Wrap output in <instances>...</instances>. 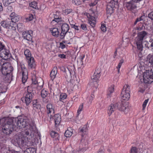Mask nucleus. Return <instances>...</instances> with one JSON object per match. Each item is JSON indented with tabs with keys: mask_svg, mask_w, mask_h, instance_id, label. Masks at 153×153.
Returning <instances> with one entry per match:
<instances>
[{
	"mask_svg": "<svg viewBox=\"0 0 153 153\" xmlns=\"http://www.w3.org/2000/svg\"><path fill=\"white\" fill-rule=\"evenodd\" d=\"M29 125V129H26L24 131L14 137V141L20 147L27 149V151H30V149L34 150L33 148H28V143L32 138L31 134L35 131L36 126L34 124Z\"/></svg>",
	"mask_w": 153,
	"mask_h": 153,
	"instance_id": "f257e3e1",
	"label": "nucleus"
},
{
	"mask_svg": "<svg viewBox=\"0 0 153 153\" xmlns=\"http://www.w3.org/2000/svg\"><path fill=\"white\" fill-rule=\"evenodd\" d=\"M148 35V33L145 31L138 32L137 36L134 39V43L136 44L138 50H143V40L146 38Z\"/></svg>",
	"mask_w": 153,
	"mask_h": 153,
	"instance_id": "f03ea898",
	"label": "nucleus"
},
{
	"mask_svg": "<svg viewBox=\"0 0 153 153\" xmlns=\"http://www.w3.org/2000/svg\"><path fill=\"white\" fill-rule=\"evenodd\" d=\"M16 119H8L7 122L1 127L2 132L5 135H7L10 134L12 131L14 130H16V126H14L13 122L16 121Z\"/></svg>",
	"mask_w": 153,
	"mask_h": 153,
	"instance_id": "7ed1b4c3",
	"label": "nucleus"
},
{
	"mask_svg": "<svg viewBox=\"0 0 153 153\" xmlns=\"http://www.w3.org/2000/svg\"><path fill=\"white\" fill-rule=\"evenodd\" d=\"M13 68L9 62H5L2 64L1 71L2 74L6 75L7 77H9V79L12 80L13 79L12 72Z\"/></svg>",
	"mask_w": 153,
	"mask_h": 153,
	"instance_id": "20e7f679",
	"label": "nucleus"
},
{
	"mask_svg": "<svg viewBox=\"0 0 153 153\" xmlns=\"http://www.w3.org/2000/svg\"><path fill=\"white\" fill-rule=\"evenodd\" d=\"M11 118L16 119V121L15 122H13V124H14V126H16V128L23 127L24 128L27 126L29 124V120L26 117H25L24 118H21L18 119L17 118L12 117Z\"/></svg>",
	"mask_w": 153,
	"mask_h": 153,
	"instance_id": "39448f33",
	"label": "nucleus"
},
{
	"mask_svg": "<svg viewBox=\"0 0 153 153\" xmlns=\"http://www.w3.org/2000/svg\"><path fill=\"white\" fill-rule=\"evenodd\" d=\"M101 68H99L96 69L93 76L91 77L90 85L92 87H94L96 88H97V80L101 76Z\"/></svg>",
	"mask_w": 153,
	"mask_h": 153,
	"instance_id": "423d86ee",
	"label": "nucleus"
},
{
	"mask_svg": "<svg viewBox=\"0 0 153 153\" xmlns=\"http://www.w3.org/2000/svg\"><path fill=\"white\" fill-rule=\"evenodd\" d=\"M33 91V89L31 86H28L27 88V93L25 97H22L21 98L22 101H25L26 105H29L31 102L33 96V94L32 92Z\"/></svg>",
	"mask_w": 153,
	"mask_h": 153,
	"instance_id": "0eeeda50",
	"label": "nucleus"
},
{
	"mask_svg": "<svg viewBox=\"0 0 153 153\" xmlns=\"http://www.w3.org/2000/svg\"><path fill=\"white\" fill-rule=\"evenodd\" d=\"M130 86L128 84L124 85L121 93V96L122 100L127 101L130 98Z\"/></svg>",
	"mask_w": 153,
	"mask_h": 153,
	"instance_id": "6e6552de",
	"label": "nucleus"
},
{
	"mask_svg": "<svg viewBox=\"0 0 153 153\" xmlns=\"http://www.w3.org/2000/svg\"><path fill=\"white\" fill-rule=\"evenodd\" d=\"M143 80L145 83H150L153 82V68L150 71H146L143 74Z\"/></svg>",
	"mask_w": 153,
	"mask_h": 153,
	"instance_id": "1a4fd4ad",
	"label": "nucleus"
},
{
	"mask_svg": "<svg viewBox=\"0 0 153 153\" xmlns=\"http://www.w3.org/2000/svg\"><path fill=\"white\" fill-rule=\"evenodd\" d=\"M117 109L127 114L129 111V108L126 104H123L122 102H119L115 104Z\"/></svg>",
	"mask_w": 153,
	"mask_h": 153,
	"instance_id": "9d476101",
	"label": "nucleus"
},
{
	"mask_svg": "<svg viewBox=\"0 0 153 153\" xmlns=\"http://www.w3.org/2000/svg\"><path fill=\"white\" fill-rule=\"evenodd\" d=\"M0 56L4 60H7L11 56L9 49L5 47L0 51Z\"/></svg>",
	"mask_w": 153,
	"mask_h": 153,
	"instance_id": "9b49d317",
	"label": "nucleus"
},
{
	"mask_svg": "<svg viewBox=\"0 0 153 153\" xmlns=\"http://www.w3.org/2000/svg\"><path fill=\"white\" fill-rule=\"evenodd\" d=\"M69 29V27L68 25L66 23H64L62 26V32L60 35V38L61 39H63L68 32Z\"/></svg>",
	"mask_w": 153,
	"mask_h": 153,
	"instance_id": "f8f14e48",
	"label": "nucleus"
},
{
	"mask_svg": "<svg viewBox=\"0 0 153 153\" xmlns=\"http://www.w3.org/2000/svg\"><path fill=\"white\" fill-rule=\"evenodd\" d=\"M33 31L32 30H29L28 31H24L23 32L22 35L24 39H26L31 42H33V41L32 40V37L30 34L32 33Z\"/></svg>",
	"mask_w": 153,
	"mask_h": 153,
	"instance_id": "ddd939ff",
	"label": "nucleus"
},
{
	"mask_svg": "<svg viewBox=\"0 0 153 153\" xmlns=\"http://www.w3.org/2000/svg\"><path fill=\"white\" fill-rule=\"evenodd\" d=\"M74 66L69 65L66 68V71L64 73L68 77H71V74H74Z\"/></svg>",
	"mask_w": 153,
	"mask_h": 153,
	"instance_id": "4468645a",
	"label": "nucleus"
},
{
	"mask_svg": "<svg viewBox=\"0 0 153 153\" xmlns=\"http://www.w3.org/2000/svg\"><path fill=\"white\" fill-rule=\"evenodd\" d=\"M47 112L48 116L50 119L53 118V114L54 112V111L53 108H52V106L51 104H48L47 105Z\"/></svg>",
	"mask_w": 153,
	"mask_h": 153,
	"instance_id": "2eb2a0df",
	"label": "nucleus"
},
{
	"mask_svg": "<svg viewBox=\"0 0 153 153\" xmlns=\"http://www.w3.org/2000/svg\"><path fill=\"white\" fill-rule=\"evenodd\" d=\"M126 5L127 9L129 10L132 11L136 9L137 7L134 4L132 1L126 2Z\"/></svg>",
	"mask_w": 153,
	"mask_h": 153,
	"instance_id": "dca6fc26",
	"label": "nucleus"
},
{
	"mask_svg": "<svg viewBox=\"0 0 153 153\" xmlns=\"http://www.w3.org/2000/svg\"><path fill=\"white\" fill-rule=\"evenodd\" d=\"M22 81L23 83H25L27 81L28 78L27 72V69L25 68H22Z\"/></svg>",
	"mask_w": 153,
	"mask_h": 153,
	"instance_id": "f3484780",
	"label": "nucleus"
},
{
	"mask_svg": "<svg viewBox=\"0 0 153 153\" xmlns=\"http://www.w3.org/2000/svg\"><path fill=\"white\" fill-rule=\"evenodd\" d=\"M11 21L9 19L5 21H2L1 22V25L3 27L6 28H9L10 27H12V26L11 25Z\"/></svg>",
	"mask_w": 153,
	"mask_h": 153,
	"instance_id": "a211bd4d",
	"label": "nucleus"
},
{
	"mask_svg": "<svg viewBox=\"0 0 153 153\" xmlns=\"http://www.w3.org/2000/svg\"><path fill=\"white\" fill-rule=\"evenodd\" d=\"M8 19L10 20L11 22L14 23H16V22L18 21L19 20V17L17 15H16L14 12L11 13L10 15V18Z\"/></svg>",
	"mask_w": 153,
	"mask_h": 153,
	"instance_id": "6ab92c4d",
	"label": "nucleus"
},
{
	"mask_svg": "<svg viewBox=\"0 0 153 153\" xmlns=\"http://www.w3.org/2000/svg\"><path fill=\"white\" fill-rule=\"evenodd\" d=\"M28 60V68L29 69L34 68L35 64L34 58L33 57L27 59Z\"/></svg>",
	"mask_w": 153,
	"mask_h": 153,
	"instance_id": "aec40b11",
	"label": "nucleus"
},
{
	"mask_svg": "<svg viewBox=\"0 0 153 153\" xmlns=\"http://www.w3.org/2000/svg\"><path fill=\"white\" fill-rule=\"evenodd\" d=\"M116 110L115 104H111L108 108L107 112L108 115L110 116Z\"/></svg>",
	"mask_w": 153,
	"mask_h": 153,
	"instance_id": "412c9836",
	"label": "nucleus"
},
{
	"mask_svg": "<svg viewBox=\"0 0 153 153\" xmlns=\"http://www.w3.org/2000/svg\"><path fill=\"white\" fill-rule=\"evenodd\" d=\"M114 7V5L111 4L109 3L107 6L106 12L107 14H111L113 12Z\"/></svg>",
	"mask_w": 153,
	"mask_h": 153,
	"instance_id": "4be33fe9",
	"label": "nucleus"
},
{
	"mask_svg": "<svg viewBox=\"0 0 153 153\" xmlns=\"http://www.w3.org/2000/svg\"><path fill=\"white\" fill-rule=\"evenodd\" d=\"M114 85H112L108 88L107 91V97L108 98H110L111 97L114 91Z\"/></svg>",
	"mask_w": 153,
	"mask_h": 153,
	"instance_id": "5701e85b",
	"label": "nucleus"
},
{
	"mask_svg": "<svg viewBox=\"0 0 153 153\" xmlns=\"http://www.w3.org/2000/svg\"><path fill=\"white\" fill-rule=\"evenodd\" d=\"M50 31L53 36L56 37H58L59 35V32L57 28H51L50 29Z\"/></svg>",
	"mask_w": 153,
	"mask_h": 153,
	"instance_id": "b1692460",
	"label": "nucleus"
},
{
	"mask_svg": "<svg viewBox=\"0 0 153 153\" xmlns=\"http://www.w3.org/2000/svg\"><path fill=\"white\" fill-rule=\"evenodd\" d=\"M57 67L56 66H55L52 70L50 73V76L51 79H53L55 78L57 74Z\"/></svg>",
	"mask_w": 153,
	"mask_h": 153,
	"instance_id": "393cba45",
	"label": "nucleus"
},
{
	"mask_svg": "<svg viewBox=\"0 0 153 153\" xmlns=\"http://www.w3.org/2000/svg\"><path fill=\"white\" fill-rule=\"evenodd\" d=\"M90 16L89 19V22L91 25L92 27H94L95 26L96 24V20L95 18L92 16H91L89 14Z\"/></svg>",
	"mask_w": 153,
	"mask_h": 153,
	"instance_id": "a878e982",
	"label": "nucleus"
},
{
	"mask_svg": "<svg viewBox=\"0 0 153 153\" xmlns=\"http://www.w3.org/2000/svg\"><path fill=\"white\" fill-rule=\"evenodd\" d=\"M145 46L148 49H152V47H153V40H150L149 42L146 41Z\"/></svg>",
	"mask_w": 153,
	"mask_h": 153,
	"instance_id": "bb28decb",
	"label": "nucleus"
},
{
	"mask_svg": "<svg viewBox=\"0 0 153 153\" xmlns=\"http://www.w3.org/2000/svg\"><path fill=\"white\" fill-rule=\"evenodd\" d=\"M53 119L55 124H59L61 121V116L59 114H55L53 117Z\"/></svg>",
	"mask_w": 153,
	"mask_h": 153,
	"instance_id": "cd10ccee",
	"label": "nucleus"
},
{
	"mask_svg": "<svg viewBox=\"0 0 153 153\" xmlns=\"http://www.w3.org/2000/svg\"><path fill=\"white\" fill-rule=\"evenodd\" d=\"M79 130L82 132V137H83L84 134H85L88 130V126L87 125H85L82 128H80Z\"/></svg>",
	"mask_w": 153,
	"mask_h": 153,
	"instance_id": "c85d7f7f",
	"label": "nucleus"
},
{
	"mask_svg": "<svg viewBox=\"0 0 153 153\" xmlns=\"http://www.w3.org/2000/svg\"><path fill=\"white\" fill-rule=\"evenodd\" d=\"M147 61L153 65V53L149 54L147 56Z\"/></svg>",
	"mask_w": 153,
	"mask_h": 153,
	"instance_id": "c756f323",
	"label": "nucleus"
},
{
	"mask_svg": "<svg viewBox=\"0 0 153 153\" xmlns=\"http://www.w3.org/2000/svg\"><path fill=\"white\" fill-rule=\"evenodd\" d=\"M33 107L36 109H39L41 108V105L37 101V100L33 101Z\"/></svg>",
	"mask_w": 153,
	"mask_h": 153,
	"instance_id": "7c9ffc66",
	"label": "nucleus"
},
{
	"mask_svg": "<svg viewBox=\"0 0 153 153\" xmlns=\"http://www.w3.org/2000/svg\"><path fill=\"white\" fill-rule=\"evenodd\" d=\"M71 131H70L68 129L66 131L65 133V135L66 137H70L73 134V130L71 129Z\"/></svg>",
	"mask_w": 153,
	"mask_h": 153,
	"instance_id": "2f4dec72",
	"label": "nucleus"
},
{
	"mask_svg": "<svg viewBox=\"0 0 153 153\" xmlns=\"http://www.w3.org/2000/svg\"><path fill=\"white\" fill-rule=\"evenodd\" d=\"M24 54L26 56L27 59L30 58H32L31 57V54L30 50L28 49L26 50L24 52Z\"/></svg>",
	"mask_w": 153,
	"mask_h": 153,
	"instance_id": "473e14b6",
	"label": "nucleus"
},
{
	"mask_svg": "<svg viewBox=\"0 0 153 153\" xmlns=\"http://www.w3.org/2000/svg\"><path fill=\"white\" fill-rule=\"evenodd\" d=\"M83 104L82 103L79 107L78 109L77 112L76 117H77L80 114L81 111L83 110Z\"/></svg>",
	"mask_w": 153,
	"mask_h": 153,
	"instance_id": "72a5a7b5",
	"label": "nucleus"
},
{
	"mask_svg": "<svg viewBox=\"0 0 153 153\" xmlns=\"http://www.w3.org/2000/svg\"><path fill=\"white\" fill-rule=\"evenodd\" d=\"M6 91V89L5 86L0 83V94L5 93Z\"/></svg>",
	"mask_w": 153,
	"mask_h": 153,
	"instance_id": "f704fd0d",
	"label": "nucleus"
},
{
	"mask_svg": "<svg viewBox=\"0 0 153 153\" xmlns=\"http://www.w3.org/2000/svg\"><path fill=\"white\" fill-rule=\"evenodd\" d=\"M51 135L53 138L56 137V138L58 139L59 135L58 133L54 131H52L50 133Z\"/></svg>",
	"mask_w": 153,
	"mask_h": 153,
	"instance_id": "c9c22d12",
	"label": "nucleus"
},
{
	"mask_svg": "<svg viewBox=\"0 0 153 153\" xmlns=\"http://www.w3.org/2000/svg\"><path fill=\"white\" fill-rule=\"evenodd\" d=\"M48 91L46 89H43L41 91V95L43 98H45L48 95Z\"/></svg>",
	"mask_w": 153,
	"mask_h": 153,
	"instance_id": "e433bc0d",
	"label": "nucleus"
},
{
	"mask_svg": "<svg viewBox=\"0 0 153 153\" xmlns=\"http://www.w3.org/2000/svg\"><path fill=\"white\" fill-rule=\"evenodd\" d=\"M67 95L65 93H62L60 94V100L62 101L64 99L67 97Z\"/></svg>",
	"mask_w": 153,
	"mask_h": 153,
	"instance_id": "4c0bfd02",
	"label": "nucleus"
},
{
	"mask_svg": "<svg viewBox=\"0 0 153 153\" xmlns=\"http://www.w3.org/2000/svg\"><path fill=\"white\" fill-rule=\"evenodd\" d=\"M81 61L82 62V65H84L86 64V57L84 55L82 56L80 58Z\"/></svg>",
	"mask_w": 153,
	"mask_h": 153,
	"instance_id": "58836bf2",
	"label": "nucleus"
},
{
	"mask_svg": "<svg viewBox=\"0 0 153 153\" xmlns=\"http://www.w3.org/2000/svg\"><path fill=\"white\" fill-rule=\"evenodd\" d=\"M30 7L36 9L37 7V3L36 1H33L30 4Z\"/></svg>",
	"mask_w": 153,
	"mask_h": 153,
	"instance_id": "ea45409f",
	"label": "nucleus"
},
{
	"mask_svg": "<svg viewBox=\"0 0 153 153\" xmlns=\"http://www.w3.org/2000/svg\"><path fill=\"white\" fill-rule=\"evenodd\" d=\"M138 150L135 147H132L131 149L130 153H137Z\"/></svg>",
	"mask_w": 153,
	"mask_h": 153,
	"instance_id": "a19ab883",
	"label": "nucleus"
},
{
	"mask_svg": "<svg viewBox=\"0 0 153 153\" xmlns=\"http://www.w3.org/2000/svg\"><path fill=\"white\" fill-rule=\"evenodd\" d=\"M24 26L22 23H19L17 24V27L18 30H21L24 27Z\"/></svg>",
	"mask_w": 153,
	"mask_h": 153,
	"instance_id": "79ce46f5",
	"label": "nucleus"
},
{
	"mask_svg": "<svg viewBox=\"0 0 153 153\" xmlns=\"http://www.w3.org/2000/svg\"><path fill=\"white\" fill-rule=\"evenodd\" d=\"M72 3L76 5H78L81 4V3L79 0H73Z\"/></svg>",
	"mask_w": 153,
	"mask_h": 153,
	"instance_id": "37998d69",
	"label": "nucleus"
},
{
	"mask_svg": "<svg viewBox=\"0 0 153 153\" xmlns=\"http://www.w3.org/2000/svg\"><path fill=\"white\" fill-rule=\"evenodd\" d=\"M33 18V16L32 14H29L28 16L26 18L27 21H30L32 20Z\"/></svg>",
	"mask_w": 153,
	"mask_h": 153,
	"instance_id": "c03bdc74",
	"label": "nucleus"
},
{
	"mask_svg": "<svg viewBox=\"0 0 153 153\" xmlns=\"http://www.w3.org/2000/svg\"><path fill=\"white\" fill-rule=\"evenodd\" d=\"M124 59H122L120 61L118 66L117 67V68H120L122 64L124 62Z\"/></svg>",
	"mask_w": 153,
	"mask_h": 153,
	"instance_id": "a18cd8bd",
	"label": "nucleus"
},
{
	"mask_svg": "<svg viewBox=\"0 0 153 153\" xmlns=\"http://www.w3.org/2000/svg\"><path fill=\"white\" fill-rule=\"evenodd\" d=\"M64 11V13H65L67 15L72 11V9H66Z\"/></svg>",
	"mask_w": 153,
	"mask_h": 153,
	"instance_id": "49530a36",
	"label": "nucleus"
},
{
	"mask_svg": "<svg viewBox=\"0 0 153 153\" xmlns=\"http://www.w3.org/2000/svg\"><path fill=\"white\" fill-rule=\"evenodd\" d=\"M149 101V99H147L145 100L143 104V109L144 110L148 102Z\"/></svg>",
	"mask_w": 153,
	"mask_h": 153,
	"instance_id": "de8ad7c7",
	"label": "nucleus"
},
{
	"mask_svg": "<svg viewBox=\"0 0 153 153\" xmlns=\"http://www.w3.org/2000/svg\"><path fill=\"white\" fill-rule=\"evenodd\" d=\"M70 25L72 28H73L76 30H79V27L77 26H76L74 24H71L70 23Z\"/></svg>",
	"mask_w": 153,
	"mask_h": 153,
	"instance_id": "09e8293b",
	"label": "nucleus"
},
{
	"mask_svg": "<svg viewBox=\"0 0 153 153\" xmlns=\"http://www.w3.org/2000/svg\"><path fill=\"white\" fill-rule=\"evenodd\" d=\"M3 4L5 6H7L10 3L8 0H3Z\"/></svg>",
	"mask_w": 153,
	"mask_h": 153,
	"instance_id": "8fccbe9b",
	"label": "nucleus"
},
{
	"mask_svg": "<svg viewBox=\"0 0 153 153\" xmlns=\"http://www.w3.org/2000/svg\"><path fill=\"white\" fill-rule=\"evenodd\" d=\"M100 28L101 30L104 32H105L106 30V26L104 25H102Z\"/></svg>",
	"mask_w": 153,
	"mask_h": 153,
	"instance_id": "3c124183",
	"label": "nucleus"
},
{
	"mask_svg": "<svg viewBox=\"0 0 153 153\" xmlns=\"http://www.w3.org/2000/svg\"><path fill=\"white\" fill-rule=\"evenodd\" d=\"M145 28V27L144 25H143L141 27H136V29L139 31V32H140L142 31H143V29H144Z\"/></svg>",
	"mask_w": 153,
	"mask_h": 153,
	"instance_id": "603ef678",
	"label": "nucleus"
},
{
	"mask_svg": "<svg viewBox=\"0 0 153 153\" xmlns=\"http://www.w3.org/2000/svg\"><path fill=\"white\" fill-rule=\"evenodd\" d=\"M80 27L83 30H86L87 29L86 26V25L84 24L81 25Z\"/></svg>",
	"mask_w": 153,
	"mask_h": 153,
	"instance_id": "864d4df0",
	"label": "nucleus"
},
{
	"mask_svg": "<svg viewBox=\"0 0 153 153\" xmlns=\"http://www.w3.org/2000/svg\"><path fill=\"white\" fill-rule=\"evenodd\" d=\"M59 68L60 69V70L62 72L65 73V71H66V68L64 66H60L59 67Z\"/></svg>",
	"mask_w": 153,
	"mask_h": 153,
	"instance_id": "5fc2aeb1",
	"label": "nucleus"
},
{
	"mask_svg": "<svg viewBox=\"0 0 153 153\" xmlns=\"http://www.w3.org/2000/svg\"><path fill=\"white\" fill-rule=\"evenodd\" d=\"M13 10V7L11 6H9L7 7V11L8 12H11Z\"/></svg>",
	"mask_w": 153,
	"mask_h": 153,
	"instance_id": "6e6d98bb",
	"label": "nucleus"
},
{
	"mask_svg": "<svg viewBox=\"0 0 153 153\" xmlns=\"http://www.w3.org/2000/svg\"><path fill=\"white\" fill-rule=\"evenodd\" d=\"M148 17L152 20H153V12H152L148 14Z\"/></svg>",
	"mask_w": 153,
	"mask_h": 153,
	"instance_id": "4d7b16f0",
	"label": "nucleus"
},
{
	"mask_svg": "<svg viewBox=\"0 0 153 153\" xmlns=\"http://www.w3.org/2000/svg\"><path fill=\"white\" fill-rule=\"evenodd\" d=\"M60 47H61V48L63 49L65 48V45L63 44L62 42H60Z\"/></svg>",
	"mask_w": 153,
	"mask_h": 153,
	"instance_id": "13d9d810",
	"label": "nucleus"
},
{
	"mask_svg": "<svg viewBox=\"0 0 153 153\" xmlns=\"http://www.w3.org/2000/svg\"><path fill=\"white\" fill-rule=\"evenodd\" d=\"M6 47L4 45H3L2 43L0 42V51L2 49H3L4 48H5Z\"/></svg>",
	"mask_w": 153,
	"mask_h": 153,
	"instance_id": "bf43d9fd",
	"label": "nucleus"
},
{
	"mask_svg": "<svg viewBox=\"0 0 153 153\" xmlns=\"http://www.w3.org/2000/svg\"><path fill=\"white\" fill-rule=\"evenodd\" d=\"M53 21H55L56 22H60L62 21V19L61 18H56L55 19H53Z\"/></svg>",
	"mask_w": 153,
	"mask_h": 153,
	"instance_id": "052dcab7",
	"label": "nucleus"
},
{
	"mask_svg": "<svg viewBox=\"0 0 153 153\" xmlns=\"http://www.w3.org/2000/svg\"><path fill=\"white\" fill-rule=\"evenodd\" d=\"M32 84L34 85H36L37 83V81L35 79H32Z\"/></svg>",
	"mask_w": 153,
	"mask_h": 153,
	"instance_id": "680f3d73",
	"label": "nucleus"
},
{
	"mask_svg": "<svg viewBox=\"0 0 153 153\" xmlns=\"http://www.w3.org/2000/svg\"><path fill=\"white\" fill-rule=\"evenodd\" d=\"M58 56L61 58L63 59L65 58V56L64 54H60L58 55Z\"/></svg>",
	"mask_w": 153,
	"mask_h": 153,
	"instance_id": "e2e57ef3",
	"label": "nucleus"
},
{
	"mask_svg": "<svg viewBox=\"0 0 153 153\" xmlns=\"http://www.w3.org/2000/svg\"><path fill=\"white\" fill-rule=\"evenodd\" d=\"M138 51H139V52L138 53V56L139 57V58H141L143 56L142 54V53L141 52V51H140L139 50H138Z\"/></svg>",
	"mask_w": 153,
	"mask_h": 153,
	"instance_id": "0e129e2a",
	"label": "nucleus"
},
{
	"mask_svg": "<svg viewBox=\"0 0 153 153\" xmlns=\"http://www.w3.org/2000/svg\"><path fill=\"white\" fill-rule=\"evenodd\" d=\"M142 0H132V1L133 3H139V2Z\"/></svg>",
	"mask_w": 153,
	"mask_h": 153,
	"instance_id": "69168bd1",
	"label": "nucleus"
},
{
	"mask_svg": "<svg viewBox=\"0 0 153 153\" xmlns=\"http://www.w3.org/2000/svg\"><path fill=\"white\" fill-rule=\"evenodd\" d=\"M94 95L91 94V97H90V100H89V102H91L92 100H93V99L94 98Z\"/></svg>",
	"mask_w": 153,
	"mask_h": 153,
	"instance_id": "338daca9",
	"label": "nucleus"
},
{
	"mask_svg": "<svg viewBox=\"0 0 153 153\" xmlns=\"http://www.w3.org/2000/svg\"><path fill=\"white\" fill-rule=\"evenodd\" d=\"M141 18H142V19L143 20V21L145 20V18L146 17V16H145L144 15H143L141 16Z\"/></svg>",
	"mask_w": 153,
	"mask_h": 153,
	"instance_id": "774afa93",
	"label": "nucleus"
}]
</instances>
